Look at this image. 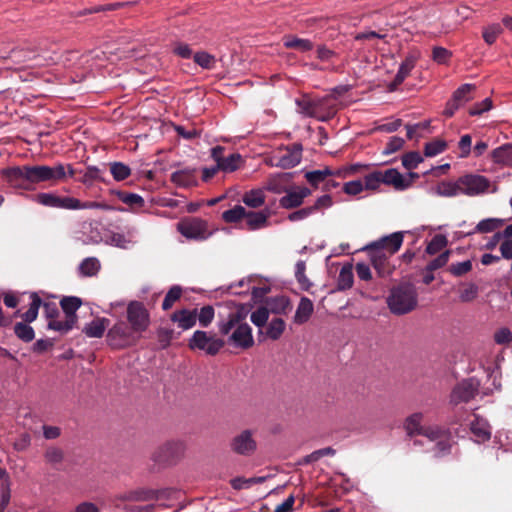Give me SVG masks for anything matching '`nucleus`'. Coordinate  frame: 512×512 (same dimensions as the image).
I'll list each match as a JSON object with an SVG mask.
<instances>
[{
    "label": "nucleus",
    "instance_id": "nucleus-32",
    "mask_svg": "<svg viewBox=\"0 0 512 512\" xmlns=\"http://www.w3.org/2000/svg\"><path fill=\"white\" fill-rule=\"evenodd\" d=\"M242 163L243 160L241 155L238 153H232L229 156L224 157L223 160H221V163L218 165V168H220L222 172L231 173L239 169Z\"/></svg>",
    "mask_w": 512,
    "mask_h": 512
},
{
    "label": "nucleus",
    "instance_id": "nucleus-61",
    "mask_svg": "<svg viewBox=\"0 0 512 512\" xmlns=\"http://www.w3.org/2000/svg\"><path fill=\"white\" fill-rule=\"evenodd\" d=\"M59 209L80 210V200L70 196H60Z\"/></svg>",
    "mask_w": 512,
    "mask_h": 512
},
{
    "label": "nucleus",
    "instance_id": "nucleus-31",
    "mask_svg": "<svg viewBox=\"0 0 512 512\" xmlns=\"http://www.w3.org/2000/svg\"><path fill=\"white\" fill-rule=\"evenodd\" d=\"M81 304V299L75 296L64 297L60 302L61 308L65 313V317L71 316L74 322L77 320L75 313L80 308Z\"/></svg>",
    "mask_w": 512,
    "mask_h": 512
},
{
    "label": "nucleus",
    "instance_id": "nucleus-57",
    "mask_svg": "<svg viewBox=\"0 0 512 512\" xmlns=\"http://www.w3.org/2000/svg\"><path fill=\"white\" fill-rule=\"evenodd\" d=\"M194 61L204 69H212L215 65V57L207 52H197Z\"/></svg>",
    "mask_w": 512,
    "mask_h": 512
},
{
    "label": "nucleus",
    "instance_id": "nucleus-62",
    "mask_svg": "<svg viewBox=\"0 0 512 512\" xmlns=\"http://www.w3.org/2000/svg\"><path fill=\"white\" fill-rule=\"evenodd\" d=\"M107 243L122 249H127L131 241L121 233H113L107 240Z\"/></svg>",
    "mask_w": 512,
    "mask_h": 512
},
{
    "label": "nucleus",
    "instance_id": "nucleus-8",
    "mask_svg": "<svg viewBox=\"0 0 512 512\" xmlns=\"http://www.w3.org/2000/svg\"><path fill=\"white\" fill-rule=\"evenodd\" d=\"M185 451L181 440H170L160 445L152 454V460L159 465H171L177 462Z\"/></svg>",
    "mask_w": 512,
    "mask_h": 512
},
{
    "label": "nucleus",
    "instance_id": "nucleus-47",
    "mask_svg": "<svg viewBox=\"0 0 512 512\" xmlns=\"http://www.w3.org/2000/svg\"><path fill=\"white\" fill-rule=\"evenodd\" d=\"M30 298H31L30 307L23 314V319L26 322H33L37 318L38 310L41 305V299L36 293H32Z\"/></svg>",
    "mask_w": 512,
    "mask_h": 512
},
{
    "label": "nucleus",
    "instance_id": "nucleus-44",
    "mask_svg": "<svg viewBox=\"0 0 512 512\" xmlns=\"http://www.w3.org/2000/svg\"><path fill=\"white\" fill-rule=\"evenodd\" d=\"M332 173L333 171L326 167L322 170H314L307 172L305 174V178L311 185L318 186L321 182L325 180L327 176H332Z\"/></svg>",
    "mask_w": 512,
    "mask_h": 512
},
{
    "label": "nucleus",
    "instance_id": "nucleus-1",
    "mask_svg": "<svg viewBox=\"0 0 512 512\" xmlns=\"http://www.w3.org/2000/svg\"><path fill=\"white\" fill-rule=\"evenodd\" d=\"M1 174L12 188L30 190L41 182L57 183L67 177L72 178L75 170L70 164L58 163L55 166H14L3 169Z\"/></svg>",
    "mask_w": 512,
    "mask_h": 512
},
{
    "label": "nucleus",
    "instance_id": "nucleus-39",
    "mask_svg": "<svg viewBox=\"0 0 512 512\" xmlns=\"http://www.w3.org/2000/svg\"><path fill=\"white\" fill-rule=\"evenodd\" d=\"M60 196L51 192L38 193L33 197V200L43 206L58 208Z\"/></svg>",
    "mask_w": 512,
    "mask_h": 512
},
{
    "label": "nucleus",
    "instance_id": "nucleus-13",
    "mask_svg": "<svg viewBox=\"0 0 512 512\" xmlns=\"http://www.w3.org/2000/svg\"><path fill=\"white\" fill-rule=\"evenodd\" d=\"M479 388L478 380L470 378L457 384L451 392L450 401L454 405L466 403L476 395Z\"/></svg>",
    "mask_w": 512,
    "mask_h": 512
},
{
    "label": "nucleus",
    "instance_id": "nucleus-45",
    "mask_svg": "<svg viewBox=\"0 0 512 512\" xmlns=\"http://www.w3.org/2000/svg\"><path fill=\"white\" fill-rule=\"evenodd\" d=\"M45 461L53 466L60 464L64 459V452L61 448L51 446L44 452Z\"/></svg>",
    "mask_w": 512,
    "mask_h": 512
},
{
    "label": "nucleus",
    "instance_id": "nucleus-18",
    "mask_svg": "<svg viewBox=\"0 0 512 512\" xmlns=\"http://www.w3.org/2000/svg\"><path fill=\"white\" fill-rule=\"evenodd\" d=\"M314 312V304L308 297H301L293 317L296 325H303L309 321Z\"/></svg>",
    "mask_w": 512,
    "mask_h": 512
},
{
    "label": "nucleus",
    "instance_id": "nucleus-51",
    "mask_svg": "<svg viewBox=\"0 0 512 512\" xmlns=\"http://www.w3.org/2000/svg\"><path fill=\"white\" fill-rule=\"evenodd\" d=\"M423 157L419 152H409L402 156V165L407 170L415 169L421 162Z\"/></svg>",
    "mask_w": 512,
    "mask_h": 512
},
{
    "label": "nucleus",
    "instance_id": "nucleus-5",
    "mask_svg": "<svg viewBox=\"0 0 512 512\" xmlns=\"http://www.w3.org/2000/svg\"><path fill=\"white\" fill-rule=\"evenodd\" d=\"M166 492H160L156 494V497H160ZM155 496L152 490L147 489H136L117 493L108 499L109 506L118 512H135L134 507L131 505L132 502L149 501Z\"/></svg>",
    "mask_w": 512,
    "mask_h": 512
},
{
    "label": "nucleus",
    "instance_id": "nucleus-56",
    "mask_svg": "<svg viewBox=\"0 0 512 512\" xmlns=\"http://www.w3.org/2000/svg\"><path fill=\"white\" fill-rule=\"evenodd\" d=\"M381 171L372 172L364 177V189L377 190L382 184Z\"/></svg>",
    "mask_w": 512,
    "mask_h": 512
},
{
    "label": "nucleus",
    "instance_id": "nucleus-52",
    "mask_svg": "<svg viewBox=\"0 0 512 512\" xmlns=\"http://www.w3.org/2000/svg\"><path fill=\"white\" fill-rule=\"evenodd\" d=\"M306 265L304 261H298L295 265V277L302 289L308 290L311 286L309 279L305 275Z\"/></svg>",
    "mask_w": 512,
    "mask_h": 512
},
{
    "label": "nucleus",
    "instance_id": "nucleus-19",
    "mask_svg": "<svg viewBox=\"0 0 512 512\" xmlns=\"http://www.w3.org/2000/svg\"><path fill=\"white\" fill-rule=\"evenodd\" d=\"M291 173H276L269 176L265 189L276 194L287 191V183L291 180Z\"/></svg>",
    "mask_w": 512,
    "mask_h": 512
},
{
    "label": "nucleus",
    "instance_id": "nucleus-7",
    "mask_svg": "<svg viewBox=\"0 0 512 512\" xmlns=\"http://www.w3.org/2000/svg\"><path fill=\"white\" fill-rule=\"evenodd\" d=\"M302 150L303 148L300 143L280 147L271 157L270 165L282 169L293 168L301 162Z\"/></svg>",
    "mask_w": 512,
    "mask_h": 512
},
{
    "label": "nucleus",
    "instance_id": "nucleus-11",
    "mask_svg": "<svg viewBox=\"0 0 512 512\" xmlns=\"http://www.w3.org/2000/svg\"><path fill=\"white\" fill-rule=\"evenodd\" d=\"M421 435L425 436L429 442L434 443L435 456H442L449 451L450 444L447 441L446 430L436 425L426 426Z\"/></svg>",
    "mask_w": 512,
    "mask_h": 512
},
{
    "label": "nucleus",
    "instance_id": "nucleus-12",
    "mask_svg": "<svg viewBox=\"0 0 512 512\" xmlns=\"http://www.w3.org/2000/svg\"><path fill=\"white\" fill-rule=\"evenodd\" d=\"M177 229L184 237L194 240L207 239L211 234L206 222L196 218L178 223Z\"/></svg>",
    "mask_w": 512,
    "mask_h": 512
},
{
    "label": "nucleus",
    "instance_id": "nucleus-37",
    "mask_svg": "<svg viewBox=\"0 0 512 512\" xmlns=\"http://www.w3.org/2000/svg\"><path fill=\"white\" fill-rule=\"evenodd\" d=\"M504 238L500 244L501 257L504 259H512V223L503 231Z\"/></svg>",
    "mask_w": 512,
    "mask_h": 512
},
{
    "label": "nucleus",
    "instance_id": "nucleus-24",
    "mask_svg": "<svg viewBox=\"0 0 512 512\" xmlns=\"http://www.w3.org/2000/svg\"><path fill=\"white\" fill-rule=\"evenodd\" d=\"M171 181L181 187L196 185L195 170L183 169L172 173Z\"/></svg>",
    "mask_w": 512,
    "mask_h": 512
},
{
    "label": "nucleus",
    "instance_id": "nucleus-35",
    "mask_svg": "<svg viewBox=\"0 0 512 512\" xmlns=\"http://www.w3.org/2000/svg\"><path fill=\"white\" fill-rule=\"evenodd\" d=\"M504 224L501 218H486L481 220L475 227L473 233H489L500 228Z\"/></svg>",
    "mask_w": 512,
    "mask_h": 512
},
{
    "label": "nucleus",
    "instance_id": "nucleus-60",
    "mask_svg": "<svg viewBox=\"0 0 512 512\" xmlns=\"http://www.w3.org/2000/svg\"><path fill=\"white\" fill-rule=\"evenodd\" d=\"M214 318V309L212 306H205L200 309L198 321L202 327H207Z\"/></svg>",
    "mask_w": 512,
    "mask_h": 512
},
{
    "label": "nucleus",
    "instance_id": "nucleus-26",
    "mask_svg": "<svg viewBox=\"0 0 512 512\" xmlns=\"http://www.w3.org/2000/svg\"><path fill=\"white\" fill-rule=\"evenodd\" d=\"M109 324V320L106 318H97L88 323L83 332L91 338H100L103 336L107 326Z\"/></svg>",
    "mask_w": 512,
    "mask_h": 512
},
{
    "label": "nucleus",
    "instance_id": "nucleus-2",
    "mask_svg": "<svg viewBox=\"0 0 512 512\" xmlns=\"http://www.w3.org/2000/svg\"><path fill=\"white\" fill-rule=\"evenodd\" d=\"M403 238L404 232H394L364 247L379 275L390 274L392 266L389 259L401 248Z\"/></svg>",
    "mask_w": 512,
    "mask_h": 512
},
{
    "label": "nucleus",
    "instance_id": "nucleus-23",
    "mask_svg": "<svg viewBox=\"0 0 512 512\" xmlns=\"http://www.w3.org/2000/svg\"><path fill=\"white\" fill-rule=\"evenodd\" d=\"M470 429L478 442L485 441L490 438V427L485 419L475 416V419L470 424Z\"/></svg>",
    "mask_w": 512,
    "mask_h": 512
},
{
    "label": "nucleus",
    "instance_id": "nucleus-40",
    "mask_svg": "<svg viewBox=\"0 0 512 512\" xmlns=\"http://www.w3.org/2000/svg\"><path fill=\"white\" fill-rule=\"evenodd\" d=\"M285 327L286 324L283 319L274 318L270 321L267 327L266 335L272 340H277L281 337L282 333L285 330Z\"/></svg>",
    "mask_w": 512,
    "mask_h": 512
},
{
    "label": "nucleus",
    "instance_id": "nucleus-38",
    "mask_svg": "<svg viewBox=\"0 0 512 512\" xmlns=\"http://www.w3.org/2000/svg\"><path fill=\"white\" fill-rule=\"evenodd\" d=\"M76 322H74L71 316L62 319H50L48 322V328L58 331L60 333H67L70 331Z\"/></svg>",
    "mask_w": 512,
    "mask_h": 512
},
{
    "label": "nucleus",
    "instance_id": "nucleus-50",
    "mask_svg": "<svg viewBox=\"0 0 512 512\" xmlns=\"http://www.w3.org/2000/svg\"><path fill=\"white\" fill-rule=\"evenodd\" d=\"M99 268L100 264L96 258H86L79 266L80 272L85 276L95 275Z\"/></svg>",
    "mask_w": 512,
    "mask_h": 512
},
{
    "label": "nucleus",
    "instance_id": "nucleus-41",
    "mask_svg": "<svg viewBox=\"0 0 512 512\" xmlns=\"http://www.w3.org/2000/svg\"><path fill=\"white\" fill-rule=\"evenodd\" d=\"M447 148V142L443 139H434L424 146V154L426 157H434L444 152Z\"/></svg>",
    "mask_w": 512,
    "mask_h": 512
},
{
    "label": "nucleus",
    "instance_id": "nucleus-59",
    "mask_svg": "<svg viewBox=\"0 0 512 512\" xmlns=\"http://www.w3.org/2000/svg\"><path fill=\"white\" fill-rule=\"evenodd\" d=\"M16 64H26L33 60L32 52L25 50H12L8 56Z\"/></svg>",
    "mask_w": 512,
    "mask_h": 512
},
{
    "label": "nucleus",
    "instance_id": "nucleus-29",
    "mask_svg": "<svg viewBox=\"0 0 512 512\" xmlns=\"http://www.w3.org/2000/svg\"><path fill=\"white\" fill-rule=\"evenodd\" d=\"M298 112L307 117H318L320 101H312L307 98L296 100Z\"/></svg>",
    "mask_w": 512,
    "mask_h": 512
},
{
    "label": "nucleus",
    "instance_id": "nucleus-43",
    "mask_svg": "<svg viewBox=\"0 0 512 512\" xmlns=\"http://www.w3.org/2000/svg\"><path fill=\"white\" fill-rule=\"evenodd\" d=\"M110 172L116 181H123L131 175V169L122 162L110 163Z\"/></svg>",
    "mask_w": 512,
    "mask_h": 512
},
{
    "label": "nucleus",
    "instance_id": "nucleus-16",
    "mask_svg": "<svg viewBox=\"0 0 512 512\" xmlns=\"http://www.w3.org/2000/svg\"><path fill=\"white\" fill-rule=\"evenodd\" d=\"M420 57V53L418 51L410 52L401 63L399 70L395 76L393 82H391L388 86L390 91L396 90L398 85H400L405 78L410 74L412 69L415 67L417 60Z\"/></svg>",
    "mask_w": 512,
    "mask_h": 512
},
{
    "label": "nucleus",
    "instance_id": "nucleus-49",
    "mask_svg": "<svg viewBox=\"0 0 512 512\" xmlns=\"http://www.w3.org/2000/svg\"><path fill=\"white\" fill-rule=\"evenodd\" d=\"M246 210L240 205H236L234 208L223 212L222 217L228 223H235L245 218Z\"/></svg>",
    "mask_w": 512,
    "mask_h": 512
},
{
    "label": "nucleus",
    "instance_id": "nucleus-25",
    "mask_svg": "<svg viewBox=\"0 0 512 512\" xmlns=\"http://www.w3.org/2000/svg\"><path fill=\"white\" fill-rule=\"evenodd\" d=\"M268 212H246V225L249 230H258L268 224Z\"/></svg>",
    "mask_w": 512,
    "mask_h": 512
},
{
    "label": "nucleus",
    "instance_id": "nucleus-63",
    "mask_svg": "<svg viewBox=\"0 0 512 512\" xmlns=\"http://www.w3.org/2000/svg\"><path fill=\"white\" fill-rule=\"evenodd\" d=\"M404 145V140L401 137H391L388 143L386 144L383 154L390 155L400 150Z\"/></svg>",
    "mask_w": 512,
    "mask_h": 512
},
{
    "label": "nucleus",
    "instance_id": "nucleus-64",
    "mask_svg": "<svg viewBox=\"0 0 512 512\" xmlns=\"http://www.w3.org/2000/svg\"><path fill=\"white\" fill-rule=\"evenodd\" d=\"M478 295V288L475 284H468L463 290L460 292V300L462 302H470L474 300Z\"/></svg>",
    "mask_w": 512,
    "mask_h": 512
},
{
    "label": "nucleus",
    "instance_id": "nucleus-9",
    "mask_svg": "<svg viewBox=\"0 0 512 512\" xmlns=\"http://www.w3.org/2000/svg\"><path fill=\"white\" fill-rule=\"evenodd\" d=\"M224 344L225 342L222 339L201 330L195 331L189 340V347L191 349L202 350L212 356L216 355L223 348Z\"/></svg>",
    "mask_w": 512,
    "mask_h": 512
},
{
    "label": "nucleus",
    "instance_id": "nucleus-36",
    "mask_svg": "<svg viewBox=\"0 0 512 512\" xmlns=\"http://www.w3.org/2000/svg\"><path fill=\"white\" fill-rule=\"evenodd\" d=\"M354 280L353 267L351 264L344 265L338 276V288L346 290L352 287Z\"/></svg>",
    "mask_w": 512,
    "mask_h": 512
},
{
    "label": "nucleus",
    "instance_id": "nucleus-27",
    "mask_svg": "<svg viewBox=\"0 0 512 512\" xmlns=\"http://www.w3.org/2000/svg\"><path fill=\"white\" fill-rule=\"evenodd\" d=\"M436 194L442 197H456L461 194L459 178L455 181H442L436 187Z\"/></svg>",
    "mask_w": 512,
    "mask_h": 512
},
{
    "label": "nucleus",
    "instance_id": "nucleus-30",
    "mask_svg": "<svg viewBox=\"0 0 512 512\" xmlns=\"http://www.w3.org/2000/svg\"><path fill=\"white\" fill-rule=\"evenodd\" d=\"M492 157L494 162L502 165H512V143L496 148Z\"/></svg>",
    "mask_w": 512,
    "mask_h": 512
},
{
    "label": "nucleus",
    "instance_id": "nucleus-34",
    "mask_svg": "<svg viewBox=\"0 0 512 512\" xmlns=\"http://www.w3.org/2000/svg\"><path fill=\"white\" fill-rule=\"evenodd\" d=\"M242 201L251 208H258L265 202L264 191L262 189L250 190L244 194Z\"/></svg>",
    "mask_w": 512,
    "mask_h": 512
},
{
    "label": "nucleus",
    "instance_id": "nucleus-6",
    "mask_svg": "<svg viewBox=\"0 0 512 512\" xmlns=\"http://www.w3.org/2000/svg\"><path fill=\"white\" fill-rule=\"evenodd\" d=\"M461 194L469 197H476L486 193H495L497 185L490 181L487 177L468 173L459 177Z\"/></svg>",
    "mask_w": 512,
    "mask_h": 512
},
{
    "label": "nucleus",
    "instance_id": "nucleus-20",
    "mask_svg": "<svg viewBox=\"0 0 512 512\" xmlns=\"http://www.w3.org/2000/svg\"><path fill=\"white\" fill-rule=\"evenodd\" d=\"M424 414L421 412L413 413L408 416L404 422V429L408 436L413 437L421 435L426 426L423 425Z\"/></svg>",
    "mask_w": 512,
    "mask_h": 512
},
{
    "label": "nucleus",
    "instance_id": "nucleus-14",
    "mask_svg": "<svg viewBox=\"0 0 512 512\" xmlns=\"http://www.w3.org/2000/svg\"><path fill=\"white\" fill-rule=\"evenodd\" d=\"M231 450L242 456L252 455L257 448V443L250 430H244L235 435L230 443Z\"/></svg>",
    "mask_w": 512,
    "mask_h": 512
},
{
    "label": "nucleus",
    "instance_id": "nucleus-10",
    "mask_svg": "<svg viewBox=\"0 0 512 512\" xmlns=\"http://www.w3.org/2000/svg\"><path fill=\"white\" fill-rule=\"evenodd\" d=\"M127 319L135 332L145 331L150 323L147 309L141 302L132 301L127 307Z\"/></svg>",
    "mask_w": 512,
    "mask_h": 512
},
{
    "label": "nucleus",
    "instance_id": "nucleus-28",
    "mask_svg": "<svg viewBox=\"0 0 512 512\" xmlns=\"http://www.w3.org/2000/svg\"><path fill=\"white\" fill-rule=\"evenodd\" d=\"M283 44L286 48L295 49L300 52H307L313 48V43L308 39H301L292 35L283 38Z\"/></svg>",
    "mask_w": 512,
    "mask_h": 512
},
{
    "label": "nucleus",
    "instance_id": "nucleus-46",
    "mask_svg": "<svg viewBox=\"0 0 512 512\" xmlns=\"http://www.w3.org/2000/svg\"><path fill=\"white\" fill-rule=\"evenodd\" d=\"M182 295V288L178 285L172 286L169 291L167 292L163 303L162 308L163 310H169L172 308V306L177 302Z\"/></svg>",
    "mask_w": 512,
    "mask_h": 512
},
{
    "label": "nucleus",
    "instance_id": "nucleus-22",
    "mask_svg": "<svg viewBox=\"0 0 512 512\" xmlns=\"http://www.w3.org/2000/svg\"><path fill=\"white\" fill-rule=\"evenodd\" d=\"M475 89L476 87L473 84H463L453 93L451 99L459 107H462L474 98Z\"/></svg>",
    "mask_w": 512,
    "mask_h": 512
},
{
    "label": "nucleus",
    "instance_id": "nucleus-15",
    "mask_svg": "<svg viewBox=\"0 0 512 512\" xmlns=\"http://www.w3.org/2000/svg\"><path fill=\"white\" fill-rule=\"evenodd\" d=\"M286 195L280 199V206L285 209H293L299 207L304 199L311 194L310 189L306 187L287 188Z\"/></svg>",
    "mask_w": 512,
    "mask_h": 512
},
{
    "label": "nucleus",
    "instance_id": "nucleus-33",
    "mask_svg": "<svg viewBox=\"0 0 512 512\" xmlns=\"http://www.w3.org/2000/svg\"><path fill=\"white\" fill-rule=\"evenodd\" d=\"M267 304L269 311L274 314H287L291 310L290 301L284 296L272 298Z\"/></svg>",
    "mask_w": 512,
    "mask_h": 512
},
{
    "label": "nucleus",
    "instance_id": "nucleus-54",
    "mask_svg": "<svg viewBox=\"0 0 512 512\" xmlns=\"http://www.w3.org/2000/svg\"><path fill=\"white\" fill-rule=\"evenodd\" d=\"M269 309L267 307H259L251 314V322L257 327H263L269 319Z\"/></svg>",
    "mask_w": 512,
    "mask_h": 512
},
{
    "label": "nucleus",
    "instance_id": "nucleus-21",
    "mask_svg": "<svg viewBox=\"0 0 512 512\" xmlns=\"http://www.w3.org/2000/svg\"><path fill=\"white\" fill-rule=\"evenodd\" d=\"M171 320L178 324V327H180L183 330H188L192 328L197 320V314L196 310H179L172 314Z\"/></svg>",
    "mask_w": 512,
    "mask_h": 512
},
{
    "label": "nucleus",
    "instance_id": "nucleus-17",
    "mask_svg": "<svg viewBox=\"0 0 512 512\" xmlns=\"http://www.w3.org/2000/svg\"><path fill=\"white\" fill-rule=\"evenodd\" d=\"M382 184L393 187L397 191H404L411 186V181L405 178L397 169L390 168L381 171Z\"/></svg>",
    "mask_w": 512,
    "mask_h": 512
},
{
    "label": "nucleus",
    "instance_id": "nucleus-53",
    "mask_svg": "<svg viewBox=\"0 0 512 512\" xmlns=\"http://www.w3.org/2000/svg\"><path fill=\"white\" fill-rule=\"evenodd\" d=\"M447 245V238L444 235L437 234L428 243L426 252L430 255H434L442 250Z\"/></svg>",
    "mask_w": 512,
    "mask_h": 512
},
{
    "label": "nucleus",
    "instance_id": "nucleus-42",
    "mask_svg": "<svg viewBox=\"0 0 512 512\" xmlns=\"http://www.w3.org/2000/svg\"><path fill=\"white\" fill-rule=\"evenodd\" d=\"M267 479L266 476L259 477H251V478H241L237 477L231 480V486L236 490L246 489L254 484H260L265 482Z\"/></svg>",
    "mask_w": 512,
    "mask_h": 512
},
{
    "label": "nucleus",
    "instance_id": "nucleus-3",
    "mask_svg": "<svg viewBox=\"0 0 512 512\" xmlns=\"http://www.w3.org/2000/svg\"><path fill=\"white\" fill-rule=\"evenodd\" d=\"M245 318L246 315L242 311H234L218 324L222 335H230L229 343L242 349L250 348L254 344L252 329L245 322Z\"/></svg>",
    "mask_w": 512,
    "mask_h": 512
},
{
    "label": "nucleus",
    "instance_id": "nucleus-55",
    "mask_svg": "<svg viewBox=\"0 0 512 512\" xmlns=\"http://www.w3.org/2000/svg\"><path fill=\"white\" fill-rule=\"evenodd\" d=\"M14 332L18 338L25 342H30L35 336L33 328L25 323H17L14 326Z\"/></svg>",
    "mask_w": 512,
    "mask_h": 512
},
{
    "label": "nucleus",
    "instance_id": "nucleus-48",
    "mask_svg": "<svg viewBox=\"0 0 512 512\" xmlns=\"http://www.w3.org/2000/svg\"><path fill=\"white\" fill-rule=\"evenodd\" d=\"M503 32L499 23H493L483 29V39L488 45H492L497 37Z\"/></svg>",
    "mask_w": 512,
    "mask_h": 512
},
{
    "label": "nucleus",
    "instance_id": "nucleus-58",
    "mask_svg": "<svg viewBox=\"0 0 512 512\" xmlns=\"http://www.w3.org/2000/svg\"><path fill=\"white\" fill-rule=\"evenodd\" d=\"M472 269V262L470 260H465L463 262L453 263L449 267V271L454 276H463L470 272Z\"/></svg>",
    "mask_w": 512,
    "mask_h": 512
},
{
    "label": "nucleus",
    "instance_id": "nucleus-4",
    "mask_svg": "<svg viewBox=\"0 0 512 512\" xmlns=\"http://www.w3.org/2000/svg\"><path fill=\"white\" fill-rule=\"evenodd\" d=\"M418 303V295L411 284H402L394 287L387 297V305L391 313L404 315L414 310Z\"/></svg>",
    "mask_w": 512,
    "mask_h": 512
}]
</instances>
